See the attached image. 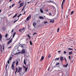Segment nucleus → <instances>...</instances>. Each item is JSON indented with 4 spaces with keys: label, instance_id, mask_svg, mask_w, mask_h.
Masks as SVG:
<instances>
[{
    "label": "nucleus",
    "instance_id": "f257e3e1",
    "mask_svg": "<svg viewBox=\"0 0 76 76\" xmlns=\"http://www.w3.org/2000/svg\"><path fill=\"white\" fill-rule=\"evenodd\" d=\"M25 49H23L22 50L21 52H18L17 53V54H20L21 53V54H25Z\"/></svg>",
    "mask_w": 76,
    "mask_h": 76
},
{
    "label": "nucleus",
    "instance_id": "f03ea898",
    "mask_svg": "<svg viewBox=\"0 0 76 76\" xmlns=\"http://www.w3.org/2000/svg\"><path fill=\"white\" fill-rule=\"evenodd\" d=\"M22 67L18 66V71L17 72V73H20L22 72Z\"/></svg>",
    "mask_w": 76,
    "mask_h": 76
},
{
    "label": "nucleus",
    "instance_id": "7ed1b4c3",
    "mask_svg": "<svg viewBox=\"0 0 76 76\" xmlns=\"http://www.w3.org/2000/svg\"><path fill=\"white\" fill-rule=\"evenodd\" d=\"M15 63V61H14L13 64H12V65L11 66V69H12V70H15V68L14 67V64Z\"/></svg>",
    "mask_w": 76,
    "mask_h": 76
},
{
    "label": "nucleus",
    "instance_id": "20e7f679",
    "mask_svg": "<svg viewBox=\"0 0 76 76\" xmlns=\"http://www.w3.org/2000/svg\"><path fill=\"white\" fill-rule=\"evenodd\" d=\"M65 1H66V0H63L62 1L61 7V9H62V10L63 9V4H64V3L65 2Z\"/></svg>",
    "mask_w": 76,
    "mask_h": 76
},
{
    "label": "nucleus",
    "instance_id": "39448f33",
    "mask_svg": "<svg viewBox=\"0 0 76 76\" xmlns=\"http://www.w3.org/2000/svg\"><path fill=\"white\" fill-rule=\"evenodd\" d=\"M20 42L18 44L20 45H19L18 47H22V48H23V45H26V44H20Z\"/></svg>",
    "mask_w": 76,
    "mask_h": 76
},
{
    "label": "nucleus",
    "instance_id": "423d86ee",
    "mask_svg": "<svg viewBox=\"0 0 76 76\" xmlns=\"http://www.w3.org/2000/svg\"><path fill=\"white\" fill-rule=\"evenodd\" d=\"M29 16H28L26 18V20H27V21L29 20V19H31V15H30Z\"/></svg>",
    "mask_w": 76,
    "mask_h": 76
},
{
    "label": "nucleus",
    "instance_id": "0eeeda50",
    "mask_svg": "<svg viewBox=\"0 0 76 76\" xmlns=\"http://www.w3.org/2000/svg\"><path fill=\"white\" fill-rule=\"evenodd\" d=\"M13 40V39L12 38L10 41L8 42L7 43V44H10V43L12 42V40Z\"/></svg>",
    "mask_w": 76,
    "mask_h": 76
},
{
    "label": "nucleus",
    "instance_id": "6e6552de",
    "mask_svg": "<svg viewBox=\"0 0 76 76\" xmlns=\"http://www.w3.org/2000/svg\"><path fill=\"white\" fill-rule=\"evenodd\" d=\"M60 60L62 62H63V60H64V59H63V57L62 56H61L60 57Z\"/></svg>",
    "mask_w": 76,
    "mask_h": 76
},
{
    "label": "nucleus",
    "instance_id": "1a4fd4ad",
    "mask_svg": "<svg viewBox=\"0 0 76 76\" xmlns=\"http://www.w3.org/2000/svg\"><path fill=\"white\" fill-rule=\"evenodd\" d=\"M44 59V57L43 56H42L41 58V59L40 60V61H42Z\"/></svg>",
    "mask_w": 76,
    "mask_h": 76
},
{
    "label": "nucleus",
    "instance_id": "9d476101",
    "mask_svg": "<svg viewBox=\"0 0 76 76\" xmlns=\"http://www.w3.org/2000/svg\"><path fill=\"white\" fill-rule=\"evenodd\" d=\"M17 15H18V13L15 14V15L14 16H13V18L14 19V18H15V17H16V16H17Z\"/></svg>",
    "mask_w": 76,
    "mask_h": 76
},
{
    "label": "nucleus",
    "instance_id": "9b49d317",
    "mask_svg": "<svg viewBox=\"0 0 76 76\" xmlns=\"http://www.w3.org/2000/svg\"><path fill=\"white\" fill-rule=\"evenodd\" d=\"M23 3L22 2L21 3H20L19 4V5H20V7H22V6H23Z\"/></svg>",
    "mask_w": 76,
    "mask_h": 76
},
{
    "label": "nucleus",
    "instance_id": "f8f14e48",
    "mask_svg": "<svg viewBox=\"0 0 76 76\" xmlns=\"http://www.w3.org/2000/svg\"><path fill=\"white\" fill-rule=\"evenodd\" d=\"M1 39H2V36L1 35V34H0V40L1 41L2 40H1Z\"/></svg>",
    "mask_w": 76,
    "mask_h": 76
},
{
    "label": "nucleus",
    "instance_id": "ddd939ff",
    "mask_svg": "<svg viewBox=\"0 0 76 76\" xmlns=\"http://www.w3.org/2000/svg\"><path fill=\"white\" fill-rule=\"evenodd\" d=\"M40 12L42 13H44V11L42 10V9H41V8L40 9Z\"/></svg>",
    "mask_w": 76,
    "mask_h": 76
},
{
    "label": "nucleus",
    "instance_id": "4468645a",
    "mask_svg": "<svg viewBox=\"0 0 76 76\" xmlns=\"http://www.w3.org/2000/svg\"><path fill=\"white\" fill-rule=\"evenodd\" d=\"M24 29H20L19 30V32H22V31H23Z\"/></svg>",
    "mask_w": 76,
    "mask_h": 76
},
{
    "label": "nucleus",
    "instance_id": "2eb2a0df",
    "mask_svg": "<svg viewBox=\"0 0 76 76\" xmlns=\"http://www.w3.org/2000/svg\"><path fill=\"white\" fill-rule=\"evenodd\" d=\"M37 25V23L35 22H34L33 23V26L35 27V26Z\"/></svg>",
    "mask_w": 76,
    "mask_h": 76
},
{
    "label": "nucleus",
    "instance_id": "dca6fc26",
    "mask_svg": "<svg viewBox=\"0 0 76 76\" xmlns=\"http://www.w3.org/2000/svg\"><path fill=\"white\" fill-rule=\"evenodd\" d=\"M39 18L40 19H44V17H43L42 16H39Z\"/></svg>",
    "mask_w": 76,
    "mask_h": 76
},
{
    "label": "nucleus",
    "instance_id": "f3484780",
    "mask_svg": "<svg viewBox=\"0 0 76 76\" xmlns=\"http://www.w3.org/2000/svg\"><path fill=\"white\" fill-rule=\"evenodd\" d=\"M15 35H16V32H15L13 34V36L12 37V38H14V37H15Z\"/></svg>",
    "mask_w": 76,
    "mask_h": 76
},
{
    "label": "nucleus",
    "instance_id": "a211bd4d",
    "mask_svg": "<svg viewBox=\"0 0 76 76\" xmlns=\"http://www.w3.org/2000/svg\"><path fill=\"white\" fill-rule=\"evenodd\" d=\"M68 66V63L66 65H64L63 66L65 67H67Z\"/></svg>",
    "mask_w": 76,
    "mask_h": 76
},
{
    "label": "nucleus",
    "instance_id": "6ab92c4d",
    "mask_svg": "<svg viewBox=\"0 0 76 76\" xmlns=\"http://www.w3.org/2000/svg\"><path fill=\"white\" fill-rule=\"evenodd\" d=\"M24 63L25 65H26V60H25V58L24 59Z\"/></svg>",
    "mask_w": 76,
    "mask_h": 76
},
{
    "label": "nucleus",
    "instance_id": "aec40b11",
    "mask_svg": "<svg viewBox=\"0 0 76 76\" xmlns=\"http://www.w3.org/2000/svg\"><path fill=\"white\" fill-rule=\"evenodd\" d=\"M73 54V52L71 51L69 52V55H71V54Z\"/></svg>",
    "mask_w": 76,
    "mask_h": 76
},
{
    "label": "nucleus",
    "instance_id": "412c9836",
    "mask_svg": "<svg viewBox=\"0 0 76 76\" xmlns=\"http://www.w3.org/2000/svg\"><path fill=\"white\" fill-rule=\"evenodd\" d=\"M19 18H18L17 20H16V19H15L16 20L13 23H15V22H17V21L18 20H19Z\"/></svg>",
    "mask_w": 76,
    "mask_h": 76
},
{
    "label": "nucleus",
    "instance_id": "4be33fe9",
    "mask_svg": "<svg viewBox=\"0 0 76 76\" xmlns=\"http://www.w3.org/2000/svg\"><path fill=\"white\" fill-rule=\"evenodd\" d=\"M16 66H18V64L19 63V62L18 61H16Z\"/></svg>",
    "mask_w": 76,
    "mask_h": 76
},
{
    "label": "nucleus",
    "instance_id": "5701e85b",
    "mask_svg": "<svg viewBox=\"0 0 76 76\" xmlns=\"http://www.w3.org/2000/svg\"><path fill=\"white\" fill-rule=\"evenodd\" d=\"M51 22H52L53 23H54V20H53V21H52V20H50V23H51Z\"/></svg>",
    "mask_w": 76,
    "mask_h": 76
},
{
    "label": "nucleus",
    "instance_id": "b1692460",
    "mask_svg": "<svg viewBox=\"0 0 76 76\" xmlns=\"http://www.w3.org/2000/svg\"><path fill=\"white\" fill-rule=\"evenodd\" d=\"M8 36V34H6L5 36V38H7Z\"/></svg>",
    "mask_w": 76,
    "mask_h": 76
},
{
    "label": "nucleus",
    "instance_id": "393cba45",
    "mask_svg": "<svg viewBox=\"0 0 76 76\" xmlns=\"http://www.w3.org/2000/svg\"><path fill=\"white\" fill-rule=\"evenodd\" d=\"M30 43L31 45H32V42H31V40L30 41Z\"/></svg>",
    "mask_w": 76,
    "mask_h": 76
},
{
    "label": "nucleus",
    "instance_id": "a878e982",
    "mask_svg": "<svg viewBox=\"0 0 76 76\" xmlns=\"http://www.w3.org/2000/svg\"><path fill=\"white\" fill-rule=\"evenodd\" d=\"M27 36L28 37L29 39H30V38H31V36H29V34H27Z\"/></svg>",
    "mask_w": 76,
    "mask_h": 76
},
{
    "label": "nucleus",
    "instance_id": "bb28decb",
    "mask_svg": "<svg viewBox=\"0 0 76 76\" xmlns=\"http://www.w3.org/2000/svg\"><path fill=\"white\" fill-rule=\"evenodd\" d=\"M60 64V63H56V64L55 65V66H58V65H59Z\"/></svg>",
    "mask_w": 76,
    "mask_h": 76
},
{
    "label": "nucleus",
    "instance_id": "cd10ccee",
    "mask_svg": "<svg viewBox=\"0 0 76 76\" xmlns=\"http://www.w3.org/2000/svg\"><path fill=\"white\" fill-rule=\"evenodd\" d=\"M51 57V54H49V56H48V58H50Z\"/></svg>",
    "mask_w": 76,
    "mask_h": 76
},
{
    "label": "nucleus",
    "instance_id": "c85d7f7f",
    "mask_svg": "<svg viewBox=\"0 0 76 76\" xmlns=\"http://www.w3.org/2000/svg\"><path fill=\"white\" fill-rule=\"evenodd\" d=\"M60 58H56V59H55V60H57V61H58L59 60V59Z\"/></svg>",
    "mask_w": 76,
    "mask_h": 76
},
{
    "label": "nucleus",
    "instance_id": "c756f323",
    "mask_svg": "<svg viewBox=\"0 0 76 76\" xmlns=\"http://www.w3.org/2000/svg\"><path fill=\"white\" fill-rule=\"evenodd\" d=\"M74 12V11H72L71 12V14H70V15H72V14H73V12Z\"/></svg>",
    "mask_w": 76,
    "mask_h": 76
},
{
    "label": "nucleus",
    "instance_id": "7c9ffc66",
    "mask_svg": "<svg viewBox=\"0 0 76 76\" xmlns=\"http://www.w3.org/2000/svg\"><path fill=\"white\" fill-rule=\"evenodd\" d=\"M28 67H26L25 69V72H26L27 71V70H28Z\"/></svg>",
    "mask_w": 76,
    "mask_h": 76
},
{
    "label": "nucleus",
    "instance_id": "2f4dec72",
    "mask_svg": "<svg viewBox=\"0 0 76 76\" xmlns=\"http://www.w3.org/2000/svg\"><path fill=\"white\" fill-rule=\"evenodd\" d=\"M21 15H22V14H19V15L17 16V18H19V17Z\"/></svg>",
    "mask_w": 76,
    "mask_h": 76
},
{
    "label": "nucleus",
    "instance_id": "473e14b6",
    "mask_svg": "<svg viewBox=\"0 0 76 76\" xmlns=\"http://www.w3.org/2000/svg\"><path fill=\"white\" fill-rule=\"evenodd\" d=\"M44 10H45V11H46V12H48V10H48V9L47 10L46 9H45Z\"/></svg>",
    "mask_w": 76,
    "mask_h": 76
},
{
    "label": "nucleus",
    "instance_id": "72a5a7b5",
    "mask_svg": "<svg viewBox=\"0 0 76 76\" xmlns=\"http://www.w3.org/2000/svg\"><path fill=\"white\" fill-rule=\"evenodd\" d=\"M37 33H36V32H34V34H33V35L34 36V35H37Z\"/></svg>",
    "mask_w": 76,
    "mask_h": 76
},
{
    "label": "nucleus",
    "instance_id": "f704fd0d",
    "mask_svg": "<svg viewBox=\"0 0 76 76\" xmlns=\"http://www.w3.org/2000/svg\"><path fill=\"white\" fill-rule=\"evenodd\" d=\"M16 71L15 72H18V68H16Z\"/></svg>",
    "mask_w": 76,
    "mask_h": 76
},
{
    "label": "nucleus",
    "instance_id": "c9c22d12",
    "mask_svg": "<svg viewBox=\"0 0 76 76\" xmlns=\"http://www.w3.org/2000/svg\"><path fill=\"white\" fill-rule=\"evenodd\" d=\"M32 1V3H33L34 1H35L34 0H31V1L30 2H31Z\"/></svg>",
    "mask_w": 76,
    "mask_h": 76
},
{
    "label": "nucleus",
    "instance_id": "e433bc0d",
    "mask_svg": "<svg viewBox=\"0 0 76 76\" xmlns=\"http://www.w3.org/2000/svg\"><path fill=\"white\" fill-rule=\"evenodd\" d=\"M52 3H53V4H55L57 5V4H56V3L54 2L53 1Z\"/></svg>",
    "mask_w": 76,
    "mask_h": 76
},
{
    "label": "nucleus",
    "instance_id": "4c0bfd02",
    "mask_svg": "<svg viewBox=\"0 0 76 76\" xmlns=\"http://www.w3.org/2000/svg\"><path fill=\"white\" fill-rule=\"evenodd\" d=\"M0 46L1 47L0 50H2V46L1 45H0Z\"/></svg>",
    "mask_w": 76,
    "mask_h": 76
},
{
    "label": "nucleus",
    "instance_id": "58836bf2",
    "mask_svg": "<svg viewBox=\"0 0 76 76\" xmlns=\"http://www.w3.org/2000/svg\"><path fill=\"white\" fill-rule=\"evenodd\" d=\"M69 59L70 60H71V57H70V56H69Z\"/></svg>",
    "mask_w": 76,
    "mask_h": 76
},
{
    "label": "nucleus",
    "instance_id": "ea45409f",
    "mask_svg": "<svg viewBox=\"0 0 76 76\" xmlns=\"http://www.w3.org/2000/svg\"><path fill=\"white\" fill-rule=\"evenodd\" d=\"M68 50H73V49H71L70 48H68Z\"/></svg>",
    "mask_w": 76,
    "mask_h": 76
},
{
    "label": "nucleus",
    "instance_id": "a19ab883",
    "mask_svg": "<svg viewBox=\"0 0 76 76\" xmlns=\"http://www.w3.org/2000/svg\"><path fill=\"white\" fill-rule=\"evenodd\" d=\"M8 66V64H6V69H7V66Z\"/></svg>",
    "mask_w": 76,
    "mask_h": 76
},
{
    "label": "nucleus",
    "instance_id": "79ce46f5",
    "mask_svg": "<svg viewBox=\"0 0 76 76\" xmlns=\"http://www.w3.org/2000/svg\"><path fill=\"white\" fill-rule=\"evenodd\" d=\"M44 23H48V22L47 21H44Z\"/></svg>",
    "mask_w": 76,
    "mask_h": 76
},
{
    "label": "nucleus",
    "instance_id": "37998d69",
    "mask_svg": "<svg viewBox=\"0 0 76 76\" xmlns=\"http://www.w3.org/2000/svg\"><path fill=\"white\" fill-rule=\"evenodd\" d=\"M12 58V57H10V58L9 59V60H11Z\"/></svg>",
    "mask_w": 76,
    "mask_h": 76
},
{
    "label": "nucleus",
    "instance_id": "c03bdc74",
    "mask_svg": "<svg viewBox=\"0 0 76 76\" xmlns=\"http://www.w3.org/2000/svg\"><path fill=\"white\" fill-rule=\"evenodd\" d=\"M15 4L12 5V7H13L14 6H15Z\"/></svg>",
    "mask_w": 76,
    "mask_h": 76
},
{
    "label": "nucleus",
    "instance_id": "a18cd8bd",
    "mask_svg": "<svg viewBox=\"0 0 76 76\" xmlns=\"http://www.w3.org/2000/svg\"><path fill=\"white\" fill-rule=\"evenodd\" d=\"M23 10H24V7H23V9H22L21 12H22V11H23Z\"/></svg>",
    "mask_w": 76,
    "mask_h": 76
},
{
    "label": "nucleus",
    "instance_id": "49530a36",
    "mask_svg": "<svg viewBox=\"0 0 76 76\" xmlns=\"http://www.w3.org/2000/svg\"><path fill=\"white\" fill-rule=\"evenodd\" d=\"M0 51L1 52V54L3 53V50H2V49H0Z\"/></svg>",
    "mask_w": 76,
    "mask_h": 76
},
{
    "label": "nucleus",
    "instance_id": "de8ad7c7",
    "mask_svg": "<svg viewBox=\"0 0 76 76\" xmlns=\"http://www.w3.org/2000/svg\"><path fill=\"white\" fill-rule=\"evenodd\" d=\"M48 1L49 2H51V3H53V1Z\"/></svg>",
    "mask_w": 76,
    "mask_h": 76
},
{
    "label": "nucleus",
    "instance_id": "09e8293b",
    "mask_svg": "<svg viewBox=\"0 0 76 76\" xmlns=\"http://www.w3.org/2000/svg\"><path fill=\"white\" fill-rule=\"evenodd\" d=\"M10 63V61L8 60V61H7L8 64H9Z\"/></svg>",
    "mask_w": 76,
    "mask_h": 76
},
{
    "label": "nucleus",
    "instance_id": "8fccbe9b",
    "mask_svg": "<svg viewBox=\"0 0 76 76\" xmlns=\"http://www.w3.org/2000/svg\"><path fill=\"white\" fill-rule=\"evenodd\" d=\"M64 54H66V53H67V52H66L65 51H64Z\"/></svg>",
    "mask_w": 76,
    "mask_h": 76
},
{
    "label": "nucleus",
    "instance_id": "3c124183",
    "mask_svg": "<svg viewBox=\"0 0 76 76\" xmlns=\"http://www.w3.org/2000/svg\"><path fill=\"white\" fill-rule=\"evenodd\" d=\"M59 30H60L59 29H58V30H57V31L58 32H59Z\"/></svg>",
    "mask_w": 76,
    "mask_h": 76
},
{
    "label": "nucleus",
    "instance_id": "603ef678",
    "mask_svg": "<svg viewBox=\"0 0 76 76\" xmlns=\"http://www.w3.org/2000/svg\"><path fill=\"white\" fill-rule=\"evenodd\" d=\"M4 46H3V50H4Z\"/></svg>",
    "mask_w": 76,
    "mask_h": 76
},
{
    "label": "nucleus",
    "instance_id": "864d4df0",
    "mask_svg": "<svg viewBox=\"0 0 76 76\" xmlns=\"http://www.w3.org/2000/svg\"><path fill=\"white\" fill-rule=\"evenodd\" d=\"M21 2H22V1H19V4L20 3H21Z\"/></svg>",
    "mask_w": 76,
    "mask_h": 76
},
{
    "label": "nucleus",
    "instance_id": "5fc2aeb1",
    "mask_svg": "<svg viewBox=\"0 0 76 76\" xmlns=\"http://www.w3.org/2000/svg\"><path fill=\"white\" fill-rule=\"evenodd\" d=\"M26 4L25 5L24 7V8H25V7H26Z\"/></svg>",
    "mask_w": 76,
    "mask_h": 76
},
{
    "label": "nucleus",
    "instance_id": "6e6d98bb",
    "mask_svg": "<svg viewBox=\"0 0 76 76\" xmlns=\"http://www.w3.org/2000/svg\"><path fill=\"white\" fill-rule=\"evenodd\" d=\"M23 67L24 68H26V66H24V65H23Z\"/></svg>",
    "mask_w": 76,
    "mask_h": 76
},
{
    "label": "nucleus",
    "instance_id": "4d7b16f0",
    "mask_svg": "<svg viewBox=\"0 0 76 76\" xmlns=\"http://www.w3.org/2000/svg\"><path fill=\"white\" fill-rule=\"evenodd\" d=\"M10 39V38L9 39H7V40H9V39Z\"/></svg>",
    "mask_w": 76,
    "mask_h": 76
},
{
    "label": "nucleus",
    "instance_id": "13d9d810",
    "mask_svg": "<svg viewBox=\"0 0 76 76\" xmlns=\"http://www.w3.org/2000/svg\"><path fill=\"white\" fill-rule=\"evenodd\" d=\"M57 19L55 17L53 19Z\"/></svg>",
    "mask_w": 76,
    "mask_h": 76
},
{
    "label": "nucleus",
    "instance_id": "bf43d9fd",
    "mask_svg": "<svg viewBox=\"0 0 76 76\" xmlns=\"http://www.w3.org/2000/svg\"><path fill=\"white\" fill-rule=\"evenodd\" d=\"M58 52L59 53H60L61 52V51H58Z\"/></svg>",
    "mask_w": 76,
    "mask_h": 76
},
{
    "label": "nucleus",
    "instance_id": "052dcab7",
    "mask_svg": "<svg viewBox=\"0 0 76 76\" xmlns=\"http://www.w3.org/2000/svg\"><path fill=\"white\" fill-rule=\"evenodd\" d=\"M70 9H69L68 10L69 12H70Z\"/></svg>",
    "mask_w": 76,
    "mask_h": 76
},
{
    "label": "nucleus",
    "instance_id": "680f3d73",
    "mask_svg": "<svg viewBox=\"0 0 76 76\" xmlns=\"http://www.w3.org/2000/svg\"><path fill=\"white\" fill-rule=\"evenodd\" d=\"M25 14V11H24V13H23V15H24Z\"/></svg>",
    "mask_w": 76,
    "mask_h": 76
},
{
    "label": "nucleus",
    "instance_id": "e2e57ef3",
    "mask_svg": "<svg viewBox=\"0 0 76 76\" xmlns=\"http://www.w3.org/2000/svg\"><path fill=\"white\" fill-rule=\"evenodd\" d=\"M13 32V29H12V32Z\"/></svg>",
    "mask_w": 76,
    "mask_h": 76
},
{
    "label": "nucleus",
    "instance_id": "0e129e2a",
    "mask_svg": "<svg viewBox=\"0 0 76 76\" xmlns=\"http://www.w3.org/2000/svg\"><path fill=\"white\" fill-rule=\"evenodd\" d=\"M17 72L16 71H15V75H16V74Z\"/></svg>",
    "mask_w": 76,
    "mask_h": 76
},
{
    "label": "nucleus",
    "instance_id": "69168bd1",
    "mask_svg": "<svg viewBox=\"0 0 76 76\" xmlns=\"http://www.w3.org/2000/svg\"><path fill=\"white\" fill-rule=\"evenodd\" d=\"M66 18H67L68 17V15H66Z\"/></svg>",
    "mask_w": 76,
    "mask_h": 76
},
{
    "label": "nucleus",
    "instance_id": "338daca9",
    "mask_svg": "<svg viewBox=\"0 0 76 76\" xmlns=\"http://www.w3.org/2000/svg\"><path fill=\"white\" fill-rule=\"evenodd\" d=\"M29 3H30V2H28L27 3V4H29Z\"/></svg>",
    "mask_w": 76,
    "mask_h": 76
},
{
    "label": "nucleus",
    "instance_id": "774afa93",
    "mask_svg": "<svg viewBox=\"0 0 76 76\" xmlns=\"http://www.w3.org/2000/svg\"><path fill=\"white\" fill-rule=\"evenodd\" d=\"M11 48V46L10 47H9L8 48Z\"/></svg>",
    "mask_w": 76,
    "mask_h": 76
}]
</instances>
